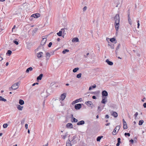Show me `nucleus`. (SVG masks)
<instances>
[{
    "label": "nucleus",
    "mask_w": 146,
    "mask_h": 146,
    "mask_svg": "<svg viewBox=\"0 0 146 146\" xmlns=\"http://www.w3.org/2000/svg\"><path fill=\"white\" fill-rule=\"evenodd\" d=\"M115 21V24L114 26L115 30L116 31V33H117L119 29L120 19L119 15L118 14H117L114 18Z\"/></svg>",
    "instance_id": "nucleus-1"
},
{
    "label": "nucleus",
    "mask_w": 146,
    "mask_h": 146,
    "mask_svg": "<svg viewBox=\"0 0 146 146\" xmlns=\"http://www.w3.org/2000/svg\"><path fill=\"white\" fill-rule=\"evenodd\" d=\"M49 89H48L46 90L45 92H43L44 89L43 88H39L38 89V93L40 92L41 96L42 97L44 98H47L49 95V94L48 93L49 91Z\"/></svg>",
    "instance_id": "nucleus-2"
},
{
    "label": "nucleus",
    "mask_w": 146,
    "mask_h": 146,
    "mask_svg": "<svg viewBox=\"0 0 146 146\" xmlns=\"http://www.w3.org/2000/svg\"><path fill=\"white\" fill-rule=\"evenodd\" d=\"M120 128V126L118 125L116 126L115 128L114 129L112 134L113 135H115L119 131Z\"/></svg>",
    "instance_id": "nucleus-3"
},
{
    "label": "nucleus",
    "mask_w": 146,
    "mask_h": 146,
    "mask_svg": "<svg viewBox=\"0 0 146 146\" xmlns=\"http://www.w3.org/2000/svg\"><path fill=\"white\" fill-rule=\"evenodd\" d=\"M19 82H17L13 84L11 86V88H12V89L15 90L18 88L19 87Z\"/></svg>",
    "instance_id": "nucleus-4"
},
{
    "label": "nucleus",
    "mask_w": 146,
    "mask_h": 146,
    "mask_svg": "<svg viewBox=\"0 0 146 146\" xmlns=\"http://www.w3.org/2000/svg\"><path fill=\"white\" fill-rule=\"evenodd\" d=\"M47 36H44L43 37L42 40L41 41V44L43 45L45 44L47 41Z\"/></svg>",
    "instance_id": "nucleus-5"
},
{
    "label": "nucleus",
    "mask_w": 146,
    "mask_h": 146,
    "mask_svg": "<svg viewBox=\"0 0 146 146\" xmlns=\"http://www.w3.org/2000/svg\"><path fill=\"white\" fill-rule=\"evenodd\" d=\"M66 93H63L62 94L59 98V100L61 101L63 100L66 98Z\"/></svg>",
    "instance_id": "nucleus-6"
},
{
    "label": "nucleus",
    "mask_w": 146,
    "mask_h": 146,
    "mask_svg": "<svg viewBox=\"0 0 146 146\" xmlns=\"http://www.w3.org/2000/svg\"><path fill=\"white\" fill-rule=\"evenodd\" d=\"M102 97H106L108 96V92L105 90L102 91Z\"/></svg>",
    "instance_id": "nucleus-7"
},
{
    "label": "nucleus",
    "mask_w": 146,
    "mask_h": 146,
    "mask_svg": "<svg viewBox=\"0 0 146 146\" xmlns=\"http://www.w3.org/2000/svg\"><path fill=\"white\" fill-rule=\"evenodd\" d=\"M85 103H86V104H87V105L89 107H91L92 108V106H93V104L92 102L91 101H88L86 102H85Z\"/></svg>",
    "instance_id": "nucleus-8"
},
{
    "label": "nucleus",
    "mask_w": 146,
    "mask_h": 146,
    "mask_svg": "<svg viewBox=\"0 0 146 146\" xmlns=\"http://www.w3.org/2000/svg\"><path fill=\"white\" fill-rule=\"evenodd\" d=\"M123 128L124 129H126L127 128V123L124 119H123Z\"/></svg>",
    "instance_id": "nucleus-9"
},
{
    "label": "nucleus",
    "mask_w": 146,
    "mask_h": 146,
    "mask_svg": "<svg viewBox=\"0 0 146 146\" xmlns=\"http://www.w3.org/2000/svg\"><path fill=\"white\" fill-rule=\"evenodd\" d=\"M75 108L76 110H79L81 108V104H76L75 105Z\"/></svg>",
    "instance_id": "nucleus-10"
},
{
    "label": "nucleus",
    "mask_w": 146,
    "mask_h": 146,
    "mask_svg": "<svg viewBox=\"0 0 146 146\" xmlns=\"http://www.w3.org/2000/svg\"><path fill=\"white\" fill-rule=\"evenodd\" d=\"M128 21L129 23L131 25L132 24V21L130 17V14H129L128 16Z\"/></svg>",
    "instance_id": "nucleus-11"
},
{
    "label": "nucleus",
    "mask_w": 146,
    "mask_h": 146,
    "mask_svg": "<svg viewBox=\"0 0 146 146\" xmlns=\"http://www.w3.org/2000/svg\"><path fill=\"white\" fill-rule=\"evenodd\" d=\"M111 115L115 117H117L118 116V114L117 112L115 111H112L111 112Z\"/></svg>",
    "instance_id": "nucleus-12"
},
{
    "label": "nucleus",
    "mask_w": 146,
    "mask_h": 146,
    "mask_svg": "<svg viewBox=\"0 0 146 146\" xmlns=\"http://www.w3.org/2000/svg\"><path fill=\"white\" fill-rule=\"evenodd\" d=\"M102 98V100L101 101V102L102 104H105L107 102V100L106 97H103Z\"/></svg>",
    "instance_id": "nucleus-13"
},
{
    "label": "nucleus",
    "mask_w": 146,
    "mask_h": 146,
    "mask_svg": "<svg viewBox=\"0 0 146 146\" xmlns=\"http://www.w3.org/2000/svg\"><path fill=\"white\" fill-rule=\"evenodd\" d=\"M76 136H73L72 138V140H71L72 143L73 144L76 143H77L76 141L75 140L76 138Z\"/></svg>",
    "instance_id": "nucleus-14"
},
{
    "label": "nucleus",
    "mask_w": 146,
    "mask_h": 146,
    "mask_svg": "<svg viewBox=\"0 0 146 146\" xmlns=\"http://www.w3.org/2000/svg\"><path fill=\"white\" fill-rule=\"evenodd\" d=\"M66 127L67 128H70L71 129L73 128V125L71 123H68L66 124Z\"/></svg>",
    "instance_id": "nucleus-15"
},
{
    "label": "nucleus",
    "mask_w": 146,
    "mask_h": 146,
    "mask_svg": "<svg viewBox=\"0 0 146 146\" xmlns=\"http://www.w3.org/2000/svg\"><path fill=\"white\" fill-rule=\"evenodd\" d=\"M17 108L19 110L21 111L23 110V106H21L19 105H17Z\"/></svg>",
    "instance_id": "nucleus-16"
},
{
    "label": "nucleus",
    "mask_w": 146,
    "mask_h": 146,
    "mask_svg": "<svg viewBox=\"0 0 146 146\" xmlns=\"http://www.w3.org/2000/svg\"><path fill=\"white\" fill-rule=\"evenodd\" d=\"M85 123V122L83 120H81L80 121H78L77 123V125H80L84 124Z\"/></svg>",
    "instance_id": "nucleus-17"
},
{
    "label": "nucleus",
    "mask_w": 146,
    "mask_h": 146,
    "mask_svg": "<svg viewBox=\"0 0 146 146\" xmlns=\"http://www.w3.org/2000/svg\"><path fill=\"white\" fill-rule=\"evenodd\" d=\"M106 62L109 65L111 66L113 64V63L111 61H110L108 59H107L106 60Z\"/></svg>",
    "instance_id": "nucleus-18"
},
{
    "label": "nucleus",
    "mask_w": 146,
    "mask_h": 146,
    "mask_svg": "<svg viewBox=\"0 0 146 146\" xmlns=\"http://www.w3.org/2000/svg\"><path fill=\"white\" fill-rule=\"evenodd\" d=\"M43 54V53L42 52H39L38 54H37V56L39 58H40L42 56Z\"/></svg>",
    "instance_id": "nucleus-19"
},
{
    "label": "nucleus",
    "mask_w": 146,
    "mask_h": 146,
    "mask_svg": "<svg viewBox=\"0 0 146 146\" xmlns=\"http://www.w3.org/2000/svg\"><path fill=\"white\" fill-rule=\"evenodd\" d=\"M72 42H78L79 40L77 37L74 38L72 40Z\"/></svg>",
    "instance_id": "nucleus-20"
},
{
    "label": "nucleus",
    "mask_w": 146,
    "mask_h": 146,
    "mask_svg": "<svg viewBox=\"0 0 146 146\" xmlns=\"http://www.w3.org/2000/svg\"><path fill=\"white\" fill-rule=\"evenodd\" d=\"M50 56V54L48 52H46V60H48Z\"/></svg>",
    "instance_id": "nucleus-21"
},
{
    "label": "nucleus",
    "mask_w": 146,
    "mask_h": 146,
    "mask_svg": "<svg viewBox=\"0 0 146 146\" xmlns=\"http://www.w3.org/2000/svg\"><path fill=\"white\" fill-rule=\"evenodd\" d=\"M66 146H72L70 142V140L69 139L68 140L66 143Z\"/></svg>",
    "instance_id": "nucleus-22"
},
{
    "label": "nucleus",
    "mask_w": 146,
    "mask_h": 146,
    "mask_svg": "<svg viewBox=\"0 0 146 146\" xmlns=\"http://www.w3.org/2000/svg\"><path fill=\"white\" fill-rule=\"evenodd\" d=\"M72 118L73 119V121H71V122L73 123V122H78V119H76L74 118L73 117V115H72Z\"/></svg>",
    "instance_id": "nucleus-23"
},
{
    "label": "nucleus",
    "mask_w": 146,
    "mask_h": 146,
    "mask_svg": "<svg viewBox=\"0 0 146 146\" xmlns=\"http://www.w3.org/2000/svg\"><path fill=\"white\" fill-rule=\"evenodd\" d=\"M96 85L94 84L93 86H91L89 88V90H92V88H94L96 87Z\"/></svg>",
    "instance_id": "nucleus-24"
},
{
    "label": "nucleus",
    "mask_w": 146,
    "mask_h": 146,
    "mask_svg": "<svg viewBox=\"0 0 146 146\" xmlns=\"http://www.w3.org/2000/svg\"><path fill=\"white\" fill-rule=\"evenodd\" d=\"M43 75L42 74H40V75L37 77V80H41Z\"/></svg>",
    "instance_id": "nucleus-25"
},
{
    "label": "nucleus",
    "mask_w": 146,
    "mask_h": 146,
    "mask_svg": "<svg viewBox=\"0 0 146 146\" xmlns=\"http://www.w3.org/2000/svg\"><path fill=\"white\" fill-rule=\"evenodd\" d=\"M103 137V136H101L98 137L96 139V140L97 141H100L101 139Z\"/></svg>",
    "instance_id": "nucleus-26"
},
{
    "label": "nucleus",
    "mask_w": 146,
    "mask_h": 146,
    "mask_svg": "<svg viewBox=\"0 0 146 146\" xmlns=\"http://www.w3.org/2000/svg\"><path fill=\"white\" fill-rule=\"evenodd\" d=\"M19 103L21 105H23L24 104V102L23 100L20 99L19 101Z\"/></svg>",
    "instance_id": "nucleus-27"
},
{
    "label": "nucleus",
    "mask_w": 146,
    "mask_h": 146,
    "mask_svg": "<svg viewBox=\"0 0 146 146\" xmlns=\"http://www.w3.org/2000/svg\"><path fill=\"white\" fill-rule=\"evenodd\" d=\"M68 135V133H66L64 135H61V137L63 139H65Z\"/></svg>",
    "instance_id": "nucleus-28"
},
{
    "label": "nucleus",
    "mask_w": 146,
    "mask_h": 146,
    "mask_svg": "<svg viewBox=\"0 0 146 146\" xmlns=\"http://www.w3.org/2000/svg\"><path fill=\"white\" fill-rule=\"evenodd\" d=\"M32 70L33 68L31 67H29L27 69L26 72L27 73H29L30 71H31Z\"/></svg>",
    "instance_id": "nucleus-29"
},
{
    "label": "nucleus",
    "mask_w": 146,
    "mask_h": 146,
    "mask_svg": "<svg viewBox=\"0 0 146 146\" xmlns=\"http://www.w3.org/2000/svg\"><path fill=\"white\" fill-rule=\"evenodd\" d=\"M144 121L143 120H140L139 121V125H141L144 123Z\"/></svg>",
    "instance_id": "nucleus-30"
},
{
    "label": "nucleus",
    "mask_w": 146,
    "mask_h": 146,
    "mask_svg": "<svg viewBox=\"0 0 146 146\" xmlns=\"http://www.w3.org/2000/svg\"><path fill=\"white\" fill-rule=\"evenodd\" d=\"M7 101L6 99H4L1 96H0V101L6 102Z\"/></svg>",
    "instance_id": "nucleus-31"
},
{
    "label": "nucleus",
    "mask_w": 146,
    "mask_h": 146,
    "mask_svg": "<svg viewBox=\"0 0 146 146\" xmlns=\"http://www.w3.org/2000/svg\"><path fill=\"white\" fill-rule=\"evenodd\" d=\"M79 69V68H74L73 70V72H76Z\"/></svg>",
    "instance_id": "nucleus-32"
},
{
    "label": "nucleus",
    "mask_w": 146,
    "mask_h": 146,
    "mask_svg": "<svg viewBox=\"0 0 146 146\" xmlns=\"http://www.w3.org/2000/svg\"><path fill=\"white\" fill-rule=\"evenodd\" d=\"M62 32L61 31H60L59 32L57 33V35L59 36H60L62 35Z\"/></svg>",
    "instance_id": "nucleus-33"
},
{
    "label": "nucleus",
    "mask_w": 146,
    "mask_h": 146,
    "mask_svg": "<svg viewBox=\"0 0 146 146\" xmlns=\"http://www.w3.org/2000/svg\"><path fill=\"white\" fill-rule=\"evenodd\" d=\"M75 100L76 102L77 103L79 102H81L82 101V98H80L79 99H76Z\"/></svg>",
    "instance_id": "nucleus-34"
},
{
    "label": "nucleus",
    "mask_w": 146,
    "mask_h": 146,
    "mask_svg": "<svg viewBox=\"0 0 146 146\" xmlns=\"http://www.w3.org/2000/svg\"><path fill=\"white\" fill-rule=\"evenodd\" d=\"M11 53L12 51L10 50H9L6 53V54H8L9 56H10L11 54Z\"/></svg>",
    "instance_id": "nucleus-35"
},
{
    "label": "nucleus",
    "mask_w": 146,
    "mask_h": 146,
    "mask_svg": "<svg viewBox=\"0 0 146 146\" xmlns=\"http://www.w3.org/2000/svg\"><path fill=\"white\" fill-rule=\"evenodd\" d=\"M69 51V50L68 49H65L62 52L63 54H65L66 52H68Z\"/></svg>",
    "instance_id": "nucleus-36"
},
{
    "label": "nucleus",
    "mask_w": 146,
    "mask_h": 146,
    "mask_svg": "<svg viewBox=\"0 0 146 146\" xmlns=\"http://www.w3.org/2000/svg\"><path fill=\"white\" fill-rule=\"evenodd\" d=\"M81 75H82V74L79 73L77 75L76 77L78 78H80L81 77Z\"/></svg>",
    "instance_id": "nucleus-37"
},
{
    "label": "nucleus",
    "mask_w": 146,
    "mask_h": 146,
    "mask_svg": "<svg viewBox=\"0 0 146 146\" xmlns=\"http://www.w3.org/2000/svg\"><path fill=\"white\" fill-rule=\"evenodd\" d=\"M25 118H23L21 121V123L22 125L25 122Z\"/></svg>",
    "instance_id": "nucleus-38"
},
{
    "label": "nucleus",
    "mask_w": 146,
    "mask_h": 146,
    "mask_svg": "<svg viewBox=\"0 0 146 146\" xmlns=\"http://www.w3.org/2000/svg\"><path fill=\"white\" fill-rule=\"evenodd\" d=\"M8 126V125L7 123L4 124L3 125V127L4 128H7Z\"/></svg>",
    "instance_id": "nucleus-39"
},
{
    "label": "nucleus",
    "mask_w": 146,
    "mask_h": 146,
    "mask_svg": "<svg viewBox=\"0 0 146 146\" xmlns=\"http://www.w3.org/2000/svg\"><path fill=\"white\" fill-rule=\"evenodd\" d=\"M31 17H33L35 18H36V13L33 14L31 16Z\"/></svg>",
    "instance_id": "nucleus-40"
},
{
    "label": "nucleus",
    "mask_w": 146,
    "mask_h": 146,
    "mask_svg": "<svg viewBox=\"0 0 146 146\" xmlns=\"http://www.w3.org/2000/svg\"><path fill=\"white\" fill-rule=\"evenodd\" d=\"M138 115V113L137 112H136L135 113L134 115V116L135 117V119H136V118L137 117V115Z\"/></svg>",
    "instance_id": "nucleus-41"
},
{
    "label": "nucleus",
    "mask_w": 146,
    "mask_h": 146,
    "mask_svg": "<svg viewBox=\"0 0 146 146\" xmlns=\"http://www.w3.org/2000/svg\"><path fill=\"white\" fill-rule=\"evenodd\" d=\"M115 40V39L114 38H111L110 39V41L112 42H113Z\"/></svg>",
    "instance_id": "nucleus-42"
},
{
    "label": "nucleus",
    "mask_w": 146,
    "mask_h": 146,
    "mask_svg": "<svg viewBox=\"0 0 146 146\" xmlns=\"http://www.w3.org/2000/svg\"><path fill=\"white\" fill-rule=\"evenodd\" d=\"M52 45V43L51 42H50L48 44V46L49 47H50Z\"/></svg>",
    "instance_id": "nucleus-43"
},
{
    "label": "nucleus",
    "mask_w": 146,
    "mask_h": 146,
    "mask_svg": "<svg viewBox=\"0 0 146 146\" xmlns=\"http://www.w3.org/2000/svg\"><path fill=\"white\" fill-rule=\"evenodd\" d=\"M124 135L125 136L127 135L129 137L130 136V134L129 133H125Z\"/></svg>",
    "instance_id": "nucleus-44"
},
{
    "label": "nucleus",
    "mask_w": 146,
    "mask_h": 146,
    "mask_svg": "<svg viewBox=\"0 0 146 146\" xmlns=\"http://www.w3.org/2000/svg\"><path fill=\"white\" fill-rule=\"evenodd\" d=\"M13 42L14 43H15L16 45H18V44H19V42L17 41H15V40H14L13 41Z\"/></svg>",
    "instance_id": "nucleus-45"
},
{
    "label": "nucleus",
    "mask_w": 146,
    "mask_h": 146,
    "mask_svg": "<svg viewBox=\"0 0 146 146\" xmlns=\"http://www.w3.org/2000/svg\"><path fill=\"white\" fill-rule=\"evenodd\" d=\"M139 21L138 20L137 21V27L138 28H139V26H140V24H139Z\"/></svg>",
    "instance_id": "nucleus-46"
},
{
    "label": "nucleus",
    "mask_w": 146,
    "mask_h": 146,
    "mask_svg": "<svg viewBox=\"0 0 146 146\" xmlns=\"http://www.w3.org/2000/svg\"><path fill=\"white\" fill-rule=\"evenodd\" d=\"M87 7L86 6L84 7L83 8V11H85L87 9Z\"/></svg>",
    "instance_id": "nucleus-47"
},
{
    "label": "nucleus",
    "mask_w": 146,
    "mask_h": 146,
    "mask_svg": "<svg viewBox=\"0 0 146 146\" xmlns=\"http://www.w3.org/2000/svg\"><path fill=\"white\" fill-rule=\"evenodd\" d=\"M117 143H120L121 139L120 138H118L117 139Z\"/></svg>",
    "instance_id": "nucleus-48"
},
{
    "label": "nucleus",
    "mask_w": 146,
    "mask_h": 146,
    "mask_svg": "<svg viewBox=\"0 0 146 146\" xmlns=\"http://www.w3.org/2000/svg\"><path fill=\"white\" fill-rule=\"evenodd\" d=\"M25 127L26 129H27L28 128V124H25Z\"/></svg>",
    "instance_id": "nucleus-49"
},
{
    "label": "nucleus",
    "mask_w": 146,
    "mask_h": 146,
    "mask_svg": "<svg viewBox=\"0 0 146 146\" xmlns=\"http://www.w3.org/2000/svg\"><path fill=\"white\" fill-rule=\"evenodd\" d=\"M143 106L144 107V108H146V103H144L143 105Z\"/></svg>",
    "instance_id": "nucleus-50"
},
{
    "label": "nucleus",
    "mask_w": 146,
    "mask_h": 146,
    "mask_svg": "<svg viewBox=\"0 0 146 146\" xmlns=\"http://www.w3.org/2000/svg\"><path fill=\"white\" fill-rule=\"evenodd\" d=\"M92 98L93 99H96V97L95 96H92Z\"/></svg>",
    "instance_id": "nucleus-51"
},
{
    "label": "nucleus",
    "mask_w": 146,
    "mask_h": 146,
    "mask_svg": "<svg viewBox=\"0 0 146 146\" xmlns=\"http://www.w3.org/2000/svg\"><path fill=\"white\" fill-rule=\"evenodd\" d=\"M105 118H109V116L108 115H106L105 116Z\"/></svg>",
    "instance_id": "nucleus-52"
},
{
    "label": "nucleus",
    "mask_w": 146,
    "mask_h": 146,
    "mask_svg": "<svg viewBox=\"0 0 146 146\" xmlns=\"http://www.w3.org/2000/svg\"><path fill=\"white\" fill-rule=\"evenodd\" d=\"M77 103L76 102V100H75L74 101H73L72 103V104H74L76 103Z\"/></svg>",
    "instance_id": "nucleus-53"
},
{
    "label": "nucleus",
    "mask_w": 146,
    "mask_h": 146,
    "mask_svg": "<svg viewBox=\"0 0 146 146\" xmlns=\"http://www.w3.org/2000/svg\"><path fill=\"white\" fill-rule=\"evenodd\" d=\"M120 46V44H118L117 47L116 49L117 50L119 48V47Z\"/></svg>",
    "instance_id": "nucleus-54"
},
{
    "label": "nucleus",
    "mask_w": 146,
    "mask_h": 146,
    "mask_svg": "<svg viewBox=\"0 0 146 146\" xmlns=\"http://www.w3.org/2000/svg\"><path fill=\"white\" fill-rule=\"evenodd\" d=\"M89 54V53H87L86 54V55H84V57H86V58L87 57V56H88V54Z\"/></svg>",
    "instance_id": "nucleus-55"
},
{
    "label": "nucleus",
    "mask_w": 146,
    "mask_h": 146,
    "mask_svg": "<svg viewBox=\"0 0 146 146\" xmlns=\"http://www.w3.org/2000/svg\"><path fill=\"white\" fill-rule=\"evenodd\" d=\"M40 16V14L39 13H37V18L39 17Z\"/></svg>",
    "instance_id": "nucleus-56"
},
{
    "label": "nucleus",
    "mask_w": 146,
    "mask_h": 146,
    "mask_svg": "<svg viewBox=\"0 0 146 146\" xmlns=\"http://www.w3.org/2000/svg\"><path fill=\"white\" fill-rule=\"evenodd\" d=\"M45 101V100H44L43 102V107H44V106Z\"/></svg>",
    "instance_id": "nucleus-57"
},
{
    "label": "nucleus",
    "mask_w": 146,
    "mask_h": 146,
    "mask_svg": "<svg viewBox=\"0 0 146 146\" xmlns=\"http://www.w3.org/2000/svg\"><path fill=\"white\" fill-rule=\"evenodd\" d=\"M131 143H132L133 142V139H131L129 141Z\"/></svg>",
    "instance_id": "nucleus-58"
},
{
    "label": "nucleus",
    "mask_w": 146,
    "mask_h": 146,
    "mask_svg": "<svg viewBox=\"0 0 146 146\" xmlns=\"http://www.w3.org/2000/svg\"><path fill=\"white\" fill-rule=\"evenodd\" d=\"M36 84V83H35L32 84V86H35V85Z\"/></svg>",
    "instance_id": "nucleus-59"
},
{
    "label": "nucleus",
    "mask_w": 146,
    "mask_h": 146,
    "mask_svg": "<svg viewBox=\"0 0 146 146\" xmlns=\"http://www.w3.org/2000/svg\"><path fill=\"white\" fill-rule=\"evenodd\" d=\"M110 123H107V124H106V126H109V125H110Z\"/></svg>",
    "instance_id": "nucleus-60"
},
{
    "label": "nucleus",
    "mask_w": 146,
    "mask_h": 146,
    "mask_svg": "<svg viewBox=\"0 0 146 146\" xmlns=\"http://www.w3.org/2000/svg\"><path fill=\"white\" fill-rule=\"evenodd\" d=\"M3 59V58L0 56V61H1Z\"/></svg>",
    "instance_id": "nucleus-61"
},
{
    "label": "nucleus",
    "mask_w": 146,
    "mask_h": 146,
    "mask_svg": "<svg viewBox=\"0 0 146 146\" xmlns=\"http://www.w3.org/2000/svg\"><path fill=\"white\" fill-rule=\"evenodd\" d=\"M119 143H117L116 144V146H119Z\"/></svg>",
    "instance_id": "nucleus-62"
},
{
    "label": "nucleus",
    "mask_w": 146,
    "mask_h": 146,
    "mask_svg": "<svg viewBox=\"0 0 146 146\" xmlns=\"http://www.w3.org/2000/svg\"><path fill=\"white\" fill-rule=\"evenodd\" d=\"M48 145V143H47L45 145H44L43 146H47Z\"/></svg>",
    "instance_id": "nucleus-63"
},
{
    "label": "nucleus",
    "mask_w": 146,
    "mask_h": 146,
    "mask_svg": "<svg viewBox=\"0 0 146 146\" xmlns=\"http://www.w3.org/2000/svg\"><path fill=\"white\" fill-rule=\"evenodd\" d=\"M8 65H9V63L8 62H7L6 64V66H8Z\"/></svg>",
    "instance_id": "nucleus-64"
}]
</instances>
